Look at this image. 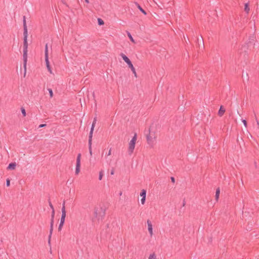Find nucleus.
<instances>
[{
	"instance_id": "16",
	"label": "nucleus",
	"mask_w": 259,
	"mask_h": 259,
	"mask_svg": "<svg viewBox=\"0 0 259 259\" xmlns=\"http://www.w3.org/2000/svg\"><path fill=\"white\" fill-rule=\"evenodd\" d=\"M53 229H50L49 235L48 237V244L51 246V239L52 237Z\"/></svg>"
},
{
	"instance_id": "5",
	"label": "nucleus",
	"mask_w": 259,
	"mask_h": 259,
	"mask_svg": "<svg viewBox=\"0 0 259 259\" xmlns=\"http://www.w3.org/2000/svg\"><path fill=\"white\" fill-rule=\"evenodd\" d=\"M153 139H155V133L151 132L150 128H149V133L146 135V139L148 144L151 145L153 144Z\"/></svg>"
},
{
	"instance_id": "10",
	"label": "nucleus",
	"mask_w": 259,
	"mask_h": 259,
	"mask_svg": "<svg viewBox=\"0 0 259 259\" xmlns=\"http://www.w3.org/2000/svg\"><path fill=\"white\" fill-rule=\"evenodd\" d=\"M54 217H55V210H53L52 211V213H51V219L50 228L51 229H53Z\"/></svg>"
},
{
	"instance_id": "38",
	"label": "nucleus",
	"mask_w": 259,
	"mask_h": 259,
	"mask_svg": "<svg viewBox=\"0 0 259 259\" xmlns=\"http://www.w3.org/2000/svg\"><path fill=\"white\" fill-rule=\"evenodd\" d=\"M114 173V169H112L111 171V175H113Z\"/></svg>"
},
{
	"instance_id": "13",
	"label": "nucleus",
	"mask_w": 259,
	"mask_h": 259,
	"mask_svg": "<svg viewBox=\"0 0 259 259\" xmlns=\"http://www.w3.org/2000/svg\"><path fill=\"white\" fill-rule=\"evenodd\" d=\"M225 112V109L224 108V107L222 105L221 106L218 112V115L220 117H222L224 115Z\"/></svg>"
},
{
	"instance_id": "4",
	"label": "nucleus",
	"mask_w": 259,
	"mask_h": 259,
	"mask_svg": "<svg viewBox=\"0 0 259 259\" xmlns=\"http://www.w3.org/2000/svg\"><path fill=\"white\" fill-rule=\"evenodd\" d=\"M137 140V134H135L134 136L131 140L129 143L128 152L130 155H131L133 152L135 147L136 142Z\"/></svg>"
},
{
	"instance_id": "15",
	"label": "nucleus",
	"mask_w": 259,
	"mask_h": 259,
	"mask_svg": "<svg viewBox=\"0 0 259 259\" xmlns=\"http://www.w3.org/2000/svg\"><path fill=\"white\" fill-rule=\"evenodd\" d=\"M92 139L89 138V149L90 151V155H92Z\"/></svg>"
},
{
	"instance_id": "40",
	"label": "nucleus",
	"mask_w": 259,
	"mask_h": 259,
	"mask_svg": "<svg viewBox=\"0 0 259 259\" xmlns=\"http://www.w3.org/2000/svg\"><path fill=\"white\" fill-rule=\"evenodd\" d=\"M85 2L87 3H89V0H85Z\"/></svg>"
},
{
	"instance_id": "14",
	"label": "nucleus",
	"mask_w": 259,
	"mask_h": 259,
	"mask_svg": "<svg viewBox=\"0 0 259 259\" xmlns=\"http://www.w3.org/2000/svg\"><path fill=\"white\" fill-rule=\"evenodd\" d=\"M255 37L254 36H250L249 38V41L247 43L248 45H254V41H255Z\"/></svg>"
},
{
	"instance_id": "22",
	"label": "nucleus",
	"mask_w": 259,
	"mask_h": 259,
	"mask_svg": "<svg viewBox=\"0 0 259 259\" xmlns=\"http://www.w3.org/2000/svg\"><path fill=\"white\" fill-rule=\"evenodd\" d=\"M140 196L142 197H146V191L145 189L142 190V191L140 193Z\"/></svg>"
},
{
	"instance_id": "28",
	"label": "nucleus",
	"mask_w": 259,
	"mask_h": 259,
	"mask_svg": "<svg viewBox=\"0 0 259 259\" xmlns=\"http://www.w3.org/2000/svg\"><path fill=\"white\" fill-rule=\"evenodd\" d=\"M48 91L49 92V94H50V97L52 98L53 96V93L52 90L51 89H49Z\"/></svg>"
},
{
	"instance_id": "8",
	"label": "nucleus",
	"mask_w": 259,
	"mask_h": 259,
	"mask_svg": "<svg viewBox=\"0 0 259 259\" xmlns=\"http://www.w3.org/2000/svg\"><path fill=\"white\" fill-rule=\"evenodd\" d=\"M45 61L46 63V65L47 68H49L50 66V63L49 61V53H48V45L46 44L45 46Z\"/></svg>"
},
{
	"instance_id": "39",
	"label": "nucleus",
	"mask_w": 259,
	"mask_h": 259,
	"mask_svg": "<svg viewBox=\"0 0 259 259\" xmlns=\"http://www.w3.org/2000/svg\"><path fill=\"white\" fill-rule=\"evenodd\" d=\"M256 119V121L257 124V125H259V122H258V120H257V118H256V119Z\"/></svg>"
},
{
	"instance_id": "6",
	"label": "nucleus",
	"mask_w": 259,
	"mask_h": 259,
	"mask_svg": "<svg viewBox=\"0 0 259 259\" xmlns=\"http://www.w3.org/2000/svg\"><path fill=\"white\" fill-rule=\"evenodd\" d=\"M80 157L81 154L79 153L77 155L76 158V168H75V174L77 175L80 171Z\"/></svg>"
},
{
	"instance_id": "17",
	"label": "nucleus",
	"mask_w": 259,
	"mask_h": 259,
	"mask_svg": "<svg viewBox=\"0 0 259 259\" xmlns=\"http://www.w3.org/2000/svg\"><path fill=\"white\" fill-rule=\"evenodd\" d=\"M24 39V41H23V50H27V49H28V42H27V38H25V39Z\"/></svg>"
},
{
	"instance_id": "3",
	"label": "nucleus",
	"mask_w": 259,
	"mask_h": 259,
	"mask_svg": "<svg viewBox=\"0 0 259 259\" xmlns=\"http://www.w3.org/2000/svg\"><path fill=\"white\" fill-rule=\"evenodd\" d=\"M120 56L122 57L123 60L127 64L128 67L131 68V70L132 71L133 73L134 74V75L135 77H137V73L136 72V69L134 68L133 65L132 64L131 60L129 59V58L125 55L123 53H121L120 54Z\"/></svg>"
},
{
	"instance_id": "34",
	"label": "nucleus",
	"mask_w": 259,
	"mask_h": 259,
	"mask_svg": "<svg viewBox=\"0 0 259 259\" xmlns=\"http://www.w3.org/2000/svg\"><path fill=\"white\" fill-rule=\"evenodd\" d=\"M170 180H171V182H172L173 183H175V179L174 177H170Z\"/></svg>"
},
{
	"instance_id": "31",
	"label": "nucleus",
	"mask_w": 259,
	"mask_h": 259,
	"mask_svg": "<svg viewBox=\"0 0 259 259\" xmlns=\"http://www.w3.org/2000/svg\"><path fill=\"white\" fill-rule=\"evenodd\" d=\"M146 197H142L141 199V203L142 204H144L145 203Z\"/></svg>"
},
{
	"instance_id": "20",
	"label": "nucleus",
	"mask_w": 259,
	"mask_h": 259,
	"mask_svg": "<svg viewBox=\"0 0 259 259\" xmlns=\"http://www.w3.org/2000/svg\"><path fill=\"white\" fill-rule=\"evenodd\" d=\"M220 193V188H218L216 190V192H215V199H216L217 200H218V199H219V198Z\"/></svg>"
},
{
	"instance_id": "36",
	"label": "nucleus",
	"mask_w": 259,
	"mask_h": 259,
	"mask_svg": "<svg viewBox=\"0 0 259 259\" xmlns=\"http://www.w3.org/2000/svg\"><path fill=\"white\" fill-rule=\"evenodd\" d=\"M111 154V148L110 149L108 153H107V156H109Z\"/></svg>"
},
{
	"instance_id": "25",
	"label": "nucleus",
	"mask_w": 259,
	"mask_h": 259,
	"mask_svg": "<svg viewBox=\"0 0 259 259\" xmlns=\"http://www.w3.org/2000/svg\"><path fill=\"white\" fill-rule=\"evenodd\" d=\"M98 23L99 25H102L104 24V21L101 18L98 19Z\"/></svg>"
},
{
	"instance_id": "7",
	"label": "nucleus",
	"mask_w": 259,
	"mask_h": 259,
	"mask_svg": "<svg viewBox=\"0 0 259 259\" xmlns=\"http://www.w3.org/2000/svg\"><path fill=\"white\" fill-rule=\"evenodd\" d=\"M23 67H24V71H25V73L26 70V64H27V50H23Z\"/></svg>"
},
{
	"instance_id": "9",
	"label": "nucleus",
	"mask_w": 259,
	"mask_h": 259,
	"mask_svg": "<svg viewBox=\"0 0 259 259\" xmlns=\"http://www.w3.org/2000/svg\"><path fill=\"white\" fill-rule=\"evenodd\" d=\"M96 121H97V119H96V117H95L94 119V121H93L92 125V127H91L90 134H89V139H92L93 131H94V128L95 124L96 123Z\"/></svg>"
},
{
	"instance_id": "19",
	"label": "nucleus",
	"mask_w": 259,
	"mask_h": 259,
	"mask_svg": "<svg viewBox=\"0 0 259 259\" xmlns=\"http://www.w3.org/2000/svg\"><path fill=\"white\" fill-rule=\"evenodd\" d=\"M23 29H24V32H23L24 39H25V38L27 39V36H28L27 28H23Z\"/></svg>"
},
{
	"instance_id": "24",
	"label": "nucleus",
	"mask_w": 259,
	"mask_h": 259,
	"mask_svg": "<svg viewBox=\"0 0 259 259\" xmlns=\"http://www.w3.org/2000/svg\"><path fill=\"white\" fill-rule=\"evenodd\" d=\"M23 28H27L26 25V17L25 16H23Z\"/></svg>"
},
{
	"instance_id": "26",
	"label": "nucleus",
	"mask_w": 259,
	"mask_h": 259,
	"mask_svg": "<svg viewBox=\"0 0 259 259\" xmlns=\"http://www.w3.org/2000/svg\"><path fill=\"white\" fill-rule=\"evenodd\" d=\"M156 257V255L154 253L151 254L149 255V259H155Z\"/></svg>"
},
{
	"instance_id": "37",
	"label": "nucleus",
	"mask_w": 259,
	"mask_h": 259,
	"mask_svg": "<svg viewBox=\"0 0 259 259\" xmlns=\"http://www.w3.org/2000/svg\"><path fill=\"white\" fill-rule=\"evenodd\" d=\"M49 71L51 73H52V70H51V67L50 66L49 68H47Z\"/></svg>"
},
{
	"instance_id": "11",
	"label": "nucleus",
	"mask_w": 259,
	"mask_h": 259,
	"mask_svg": "<svg viewBox=\"0 0 259 259\" xmlns=\"http://www.w3.org/2000/svg\"><path fill=\"white\" fill-rule=\"evenodd\" d=\"M147 223L148 225V230L151 236L153 235V231H152V225L151 221L149 220H148L147 221Z\"/></svg>"
},
{
	"instance_id": "29",
	"label": "nucleus",
	"mask_w": 259,
	"mask_h": 259,
	"mask_svg": "<svg viewBox=\"0 0 259 259\" xmlns=\"http://www.w3.org/2000/svg\"><path fill=\"white\" fill-rule=\"evenodd\" d=\"M103 176V171H100V172H99V180H102Z\"/></svg>"
},
{
	"instance_id": "21",
	"label": "nucleus",
	"mask_w": 259,
	"mask_h": 259,
	"mask_svg": "<svg viewBox=\"0 0 259 259\" xmlns=\"http://www.w3.org/2000/svg\"><path fill=\"white\" fill-rule=\"evenodd\" d=\"M250 9L248 6V4L246 3L245 4V8H244V11L247 13L248 14L249 12Z\"/></svg>"
},
{
	"instance_id": "18",
	"label": "nucleus",
	"mask_w": 259,
	"mask_h": 259,
	"mask_svg": "<svg viewBox=\"0 0 259 259\" xmlns=\"http://www.w3.org/2000/svg\"><path fill=\"white\" fill-rule=\"evenodd\" d=\"M136 5L137 6V7L139 9V10L142 13H143L144 15H146L147 14V13L146 12V11L140 6V5L139 4H138L137 3H136Z\"/></svg>"
},
{
	"instance_id": "12",
	"label": "nucleus",
	"mask_w": 259,
	"mask_h": 259,
	"mask_svg": "<svg viewBox=\"0 0 259 259\" xmlns=\"http://www.w3.org/2000/svg\"><path fill=\"white\" fill-rule=\"evenodd\" d=\"M16 167V162H11L10 163L8 166L7 167V169L9 170H14Z\"/></svg>"
},
{
	"instance_id": "32",
	"label": "nucleus",
	"mask_w": 259,
	"mask_h": 259,
	"mask_svg": "<svg viewBox=\"0 0 259 259\" xmlns=\"http://www.w3.org/2000/svg\"><path fill=\"white\" fill-rule=\"evenodd\" d=\"M6 185L7 187H9L10 185V180L9 179L7 180Z\"/></svg>"
},
{
	"instance_id": "30",
	"label": "nucleus",
	"mask_w": 259,
	"mask_h": 259,
	"mask_svg": "<svg viewBox=\"0 0 259 259\" xmlns=\"http://www.w3.org/2000/svg\"><path fill=\"white\" fill-rule=\"evenodd\" d=\"M49 206L51 207V208L52 209V210H55L54 206H53V204H52L51 201L50 199L49 200Z\"/></svg>"
},
{
	"instance_id": "2",
	"label": "nucleus",
	"mask_w": 259,
	"mask_h": 259,
	"mask_svg": "<svg viewBox=\"0 0 259 259\" xmlns=\"http://www.w3.org/2000/svg\"><path fill=\"white\" fill-rule=\"evenodd\" d=\"M65 201L64 200L62 204V215L60 220V224L58 227V231H60L62 230V228L64 224L65 217H66V210H65Z\"/></svg>"
},
{
	"instance_id": "27",
	"label": "nucleus",
	"mask_w": 259,
	"mask_h": 259,
	"mask_svg": "<svg viewBox=\"0 0 259 259\" xmlns=\"http://www.w3.org/2000/svg\"><path fill=\"white\" fill-rule=\"evenodd\" d=\"M21 112H22V113L23 116H25L26 115V111H25V109L24 108H21Z\"/></svg>"
},
{
	"instance_id": "23",
	"label": "nucleus",
	"mask_w": 259,
	"mask_h": 259,
	"mask_svg": "<svg viewBox=\"0 0 259 259\" xmlns=\"http://www.w3.org/2000/svg\"><path fill=\"white\" fill-rule=\"evenodd\" d=\"M127 36L129 37L131 41L133 42H135V40H134V38H133L131 34L129 32H127Z\"/></svg>"
},
{
	"instance_id": "33",
	"label": "nucleus",
	"mask_w": 259,
	"mask_h": 259,
	"mask_svg": "<svg viewBox=\"0 0 259 259\" xmlns=\"http://www.w3.org/2000/svg\"><path fill=\"white\" fill-rule=\"evenodd\" d=\"M242 122L243 123L244 126L245 127H247V121H246V120L245 119H243L242 120Z\"/></svg>"
},
{
	"instance_id": "35",
	"label": "nucleus",
	"mask_w": 259,
	"mask_h": 259,
	"mask_svg": "<svg viewBox=\"0 0 259 259\" xmlns=\"http://www.w3.org/2000/svg\"><path fill=\"white\" fill-rule=\"evenodd\" d=\"M47 125L46 124H41L39 125V127L40 128V127H45Z\"/></svg>"
},
{
	"instance_id": "1",
	"label": "nucleus",
	"mask_w": 259,
	"mask_h": 259,
	"mask_svg": "<svg viewBox=\"0 0 259 259\" xmlns=\"http://www.w3.org/2000/svg\"><path fill=\"white\" fill-rule=\"evenodd\" d=\"M105 214V210L102 208H95L93 222L99 224L100 220L102 221L103 219Z\"/></svg>"
},
{
	"instance_id": "41",
	"label": "nucleus",
	"mask_w": 259,
	"mask_h": 259,
	"mask_svg": "<svg viewBox=\"0 0 259 259\" xmlns=\"http://www.w3.org/2000/svg\"><path fill=\"white\" fill-rule=\"evenodd\" d=\"M183 206L185 205V201H184V202L183 203Z\"/></svg>"
}]
</instances>
